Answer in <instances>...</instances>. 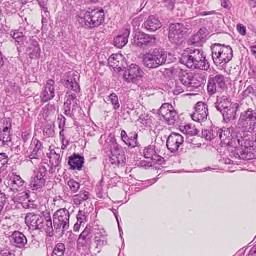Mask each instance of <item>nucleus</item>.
<instances>
[{
	"mask_svg": "<svg viewBox=\"0 0 256 256\" xmlns=\"http://www.w3.org/2000/svg\"><path fill=\"white\" fill-rule=\"evenodd\" d=\"M130 30L125 29L122 34H120L114 39V45L118 48L124 47L128 42Z\"/></svg>",
	"mask_w": 256,
	"mask_h": 256,
	"instance_id": "nucleus-28",
	"label": "nucleus"
},
{
	"mask_svg": "<svg viewBox=\"0 0 256 256\" xmlns=\"http://www.w3.org/2000/svg\"><path fill=\"white\" fill-rule=\"evenodd\" d=\"M95 239L107 238V234L104 229H97L95 232Z\"/></svg>",
	"mask_w": 256,
	"mask_h": 256,
	"instance_id": "nucleus-50",
	"label": "nucleus"
},
{
	"mask_svg": "<svg viewBox=\"0 0 256 256\" xmlns=\"http://www.w3.org/2000/svg\"><path fill=\"white\" fill-rule=\"evenodd\" d=\"M104 12L102 9L88 8L77 12L76 22L80 26L93 28L100 26L104 20Z\"/></svg>",
	"mask_w": 256,
	"mask_h": 256,
	"instance_id": "nucleus-3",
	"label": "nucleus"
},
{
	"mask_svg": "<svg viewBox=\"0 0 256 256\" xmlns=\"http://www.w3.org/2000/svg\"><path fill=\"white\" fill-rule=\"evenodd\" d=\"M89 198V193L85 190L81 191L80 194L73 196V202L76 206H80L84 202Z\"/></svg>",
	"mask_w": 256,
	"mask_h": 256,
	"instance_id": "nucleus-36",
	"label": "nucleus"
},
{
	"mask_svg": "<svg viewBox=\"0 0 256 256\" xmlns=\"http://www.w3.org/2000/svg\"><path fill=\"white\" fill-rule=\"evenodd\" d=\"M30 46L27 52H28L31 58H38L40 55V48L38 42L34 39L30 40Z\"/></svg>",
	"mask_w": 256,
	"mask_h": 256,
	"instance_id": "nucleus-29",
	"label": "nucleus"
},
{
	"mask_svg": "<svg viewBox=\"0 0 256 256\" xmlns=\"http://www.w3.org/2000/svg\"><path fill=\"white\" fill-rule=\"evenodd\" d=\"M56 111V107L54 104H48L46 110H44V114L46 116L48 117L54 114Z\"/></svg>",
	"mask_w": 256,
	"mask_h": 256,
	"instance_id": "nucleus-49",
	"label": "nucleus"
},
{
	"mask_svg": "<svg viewBox=\"0 0 256 256\" xmlns=\"http://www.w3.org/2000/svg\"><path fill=\"white\" fill-rule=\"evenodd\" d=\"M43 215L37 214L34 213H28L25 218V222L28 228L33 230H38L42 228V222H43Z\"/></svg>",
	"mask_w": 256,
	"mask_h": 256,
	"instance_id": "nucleus-20",
	"label": "nucleus"
},
{
	"mask_svg": "<svg viewBox=\"0 0 256 256\" xmlns=\"http://www.w3.org/2000/svg\"><path fill=\"white\" fill-rule=\"evenodd\" d=\"M212 58L214 64L220 67H224L233 57V51L230 46L216 44L211 46Z\"/></svg>",
	"mask_w": 256,
	"mask_h": 256,
	"instance_id": "nucleus-4",
	"label": "nucleus"
},
{
	"mask_svg": "<svg viewBox=\"0 0 256 256\" xmlns=\"http://www.w3.org/2000/svg\"><path fill=\"white\" fill-rule=\"evenodd\" d=\"M138 134L136 132L130 133L126 140L124 142L129 147L135 148L137 146Z\"/></svg>",
	"mask_w": 256,
	"mask_h": 256,
	"instance_id": "nucleus-41",
	"label": "nucleus"
},
{
	"mask_svg": "<svg viewBox=\"0 0 256 256\" xmlns=\"http://www.w3.org/2000/svg\"><path fill=\"white\" fill-rule=\"evenodd\" d=\"M134 42L138 46L145 48L155 46L158 42V40L154 36L142 32L136 35Z\"/></svg>",
	"mask_w": 256,
	"mask_h": 256,
	"instance_id": "nucleus-15",
	"label": "nucleus"
},
{
	"mask_svg": "<svg viewBox=\"0 0 256 256\" xmlns=\"http://www.w3.org/2000/svg\"><path fill=\"white\" fill-rule=\"evenodd\" d=\"M10 36L15 40L16 42L18 43L20 45L23 44L26 38L22 32L16 30L11 31Z\"/></svg>",
	"mask_w": 256,
	"mask_h": 256,
	"instance_id": "nucleus-40",
	"label": "nucleus"
},
{
	"mask_svg": "<svg viewBox=\"0 0 256 256\" xmlns=\"http://www.w3.org/2000/svg\"><path fill=\"white\" fill-rule=\"evenodd\" d=\"M105 148L110 146L112 156L110 158L109 161L114 168H120L124 166L126 158L125 155L119 148L118 144L112 138L106 140L104 145Z\"/></svg>",
	"mask_w": 256,
	"mask_h": 256,
	"instance_id": "nucleus-6",
	"label": "nucleus"
},
{
	"mask_svg": "<svg viewBox=\"0 0 256 256\" xmlns=\"http://www.w3.org/2000/svg\"><path fill=\"white\" fill-rule=\"evenodd\" d=\"M43 148L42 143L40 140L36 138H33L30 148V150L32 151L28 156L32 164L38 163Z\"/></svg>",
	"mask_w": 256,
	"mask_h": 256,
	"instance_id": "nucleus-19",
	"label": "nucleus"
},
{
	"mask_svg": "<svg viewBox=\"0 0 256 256\" xmlns=\"http://www.w3.org/2000/svg\"><path fill=\"white\" fill-rule=\"evenodd\" d=\"M108 98L113 106L114 110H118L120 108V104L117 95L112 93L109 96Z\"/></svg>",
	"mask_w": 256,
	"mask_h": 256,
	"instance_id": "nucleus-45",
	"label": "nucleus"
},
{
	"mask_svg": "<svg viewBox=\"0 0 256 256\" xmlns=\"http://www.w3.org/2000/svg\"><path fill=\"white\" fill-rule=\"evenodd\" d=\"M255 90L252 86H249L247 88L244 92V96H248L250 94L254 95Z\"/></svg>",
	"mask_w": 256,
	"mask_h": 256,
	"instance_id": "nucleus-53",
	"label": "nucleus"
},
{
	"mask_svg": "<svg viewBox=\"0 0 256 256\" xmlns=\"http://www.w3.org/2000/svg\"><path fill=\"white\" fill-rule=\"evenodd\" d=\"M177 72H178L180 80L182 84L184 86L188 88L190 86V83L192 78V73H189L181 69L178 70Z\"/></svg>",
	"mask_w": 256,
	"mask_h": 256,
	"instance_id": "nucleus-34",
	"label": "nucleus"
},
{
	"mask_svg": "<svg viewBox=\"0 0 256 256\" xmlns=\"http://www.w3.org/2000/svg\"><path fill=\"white\" fill-rule=\"evenodd\" d=\"M58 120H60V128H63L66 124V118L62 115H60L58 116Z\"/></svg>",
	"mask_w": 256,
	"mask_h": 256,
	"instance_id": "nucleus-59",
	"label": "nucleus"
},
{
	"mask_svg": "<svg viewBox=\"0 0 256 256\" xmlns=\"http://www.w3.org/2000/svg\"><path fill=\"white\" fill-rule=\"evenodd\" d=\"M144 156L153 160L158 162L160 157L158 156V151L154 145H150L146 147L144 150Z\"/></svg>",
	"mask_w": 256,
	"mask_h": 256,
	"instance_id": "nucleus-31",
	"label": "nucleus"
},
{
	"mask_svg": "<svg viewBox=\"0 0 256 256\" xmlns=\"http://www.w3.org/2000/svg\"><path fill=\"white\" fill-rule=\"evenodd\" d=\"M159 112L161 120L162 118L168 125H174L178 118L177 113L172 106L168 104H163Z\"/></svg>",
	"mask_w": 256,
	"mask_h": 256,
	"instance_id": "nucleus-12",
	"label": "nucleus"
},
{
	"mask_svg": "<svg viewBox=\"0 0 256 256\" xmlns=\"http://www.w3.org/2000/svg\"><path fill=\"white\" fill-rule=\"evenodd\" d=\"M69 211L66 208H61L54 212L53 216L54 227L58 230L62 228V230L68 229L70 227Z\"/></svg>",
	"mask_w": 256,
	"mask_h": 256,
	"instance_id": "nucleus-9",
	"label": "nucleus"
},
{
	"mask_svg": "<svg viewBox=\"0 0 256 256\" xmlns=\"http://www.w3.org/2000/svg\"><path fill=\"white\" fill-rule=\"evenodd\" d=\"M167 54L164 50L156 49L146 54L142 57L144 65L148 68H156L166 62Z\"/></svg>",
	"mask_w": 256,
	"mask_h": 256,
	"instance_id": "nucleus-5",
	"label": "nucleus"
},
{
	"mask_svg": "<svg viewBox=\"0 0 256 256\" xmlns=\"http://www.w3.org/2000/svg\"><path fill=\"white\" fill-rule=\"evenodd\" d=\"M184 128L186 130V132L188 134L196 135L198 134V130L194 127L192 128L190 126H185Z\"/></svg>",
	"mask_w": 256,
	"mask_h": 256,
	"instance_id": "nucleus-54",
	"label": "nucleus"
},
{
	"mask_svg": "<svg viewBox=\"0 0 256 256\" xmlns=\"http://www.w3.org/2000/svg\"><path fill=\"white\" fill-rule=\"evenodd\" d=\"M91 236L90 235V228H86L80 236L78 243L82 246H86L90 244Z\"/></svg>",
	"mask_w": 256,
	"mask_h": 256,
	"instance_id": "nucleus-35",
	"label": "nucleus"
},
{
	"mask_svg": "<svg viewBox=\"0 0 256 256\" xmlns=\"http://www.w3.org/2000/svg\"><path fill=\"white\" fill-rule=\"evenodd\" d=\"M42 214L43 215V222L41 224L42 228L38 230L45 232L48 236H52L54 234V228L52 227V218L49 212H44Z\"/></svg>",
	"mask_w": 256,
	"mask_h": 256,
	"instance_id": "nucleus-23",
	"label": "nucleus"
},
{
	"mask_svg": "<svg viewBox=\"0 0 256 256\" xmlns=\"http://www.w3.org/2000/svg\"><path fill=\"white\" fill-rule=\"evenodd\" d=\"M184 92L183 88L180 86H177L175 90H174V94L175 95H178Z\"/></svg>",
	"mask_w": 256,
	"mask_h": 256,
	"instance_id": "nucleus-63",
	"label": "nucleus"
},
{
	"mask_svg": "<svg viewBox=\"0 0 256 256\" xmlns=\"http://www.w3.org/2000/svg\"><path fill=\"white\" fill-rule=\"evenodd\" d=\"M63 78V84L68 89H70L76 93L80 90V86L78 84L80 80V74L76 72H70L65 74Z\"/></svg>",
	"mask_w": 256,
	"mask_h": 256,
	"instance_id": "nucleus-14",
	"label": "nucleus"
},
{
	"mask_svg": "<svg viewBox=\"0 0 256 256\" xmlns=\"http://www.w3.org/2000/svg\"><path fill=\"white\" fill-rule=\"evenodd\" d=\"M68 164L73 170H80L84 164V158L80 155L74 154L70 158Z\"/></svg>",
	"mask_w": 256,
	"mask_h": 256,
	"instance_id": "nucleus-32",
	"label": "nucleus"
},
{
	"mask_svg": "<svg viewBox=\"0 0 256 256\" xmlns=\"http://www.w3.org/2000/svg\"><path fill=\"white\" fill-rule=\"evenodd\" d=\"M238 125L244 132H252L256 126V112L251 108L241 114Z\"/></svg>",
	"mask_w": 256,
	"mask_h": 256,
	"instance_id": "nucleus-7",
	"label": "nucleus"
},
{
	"mask_svg": "<svg viewBox=\"0 0 256 256\" xmlns=\"http://www.w3.org/2000/svg\"><path fill=\"white\" fill-rule=\"evenodd\" d=\"M29 198V193L28 192H24L17 194L14 198L13 200L15 203L21 204L26 209L35 208L34 202L30 201Z\"/></svg>",
	"mask_w": 256,
	"mask_h": 256,
	"instance_id": "nucleus-22",
	"label": "nucleus"
},
{
	"mask_svg": "<svg viewBox=\"0 0 256 256\" xmlns=\"http://www.w3.org/2000/svg\"><path fill=\"white\" fill-rule=\"evenodd\" d=\"M95 242L96 244V248L98 249V252L102 248L107 244V238L103 237L101 238L95 239Z\"/></svg>",
	"mask_w": 256,
	"mask_h": 256,
	"instance_id": "nucleus-47",
	"label": "nucleus"
},
{
	"mask_svg": "<svg viewBox=\"0 0 256 256\" xmlns=\"http://www.w3.org/2000/svg\"><path fill=\"white\" fill-rule=\"evenodd\" d=\"M180 62L182 64L192 69L207 71L210 67L203 50L200 49L188 48L182 54Z\"/></svg>",
	"mask_w": 256,
	"mask_h": 256,
	"instance_id": "nucleus-2",
	"label": "nucleus"
},
{
	"mask_svg": "<svg viewBox=\"0 0 256 256\" xmlns=\"http://www.w3.org/2000/svg\"><path fill=\"white\" fill-rule=\"evenodd\" d=\"M8 158L4 153L0 154V174L4 171L8 167Z\"/></svg>",
	"mask_w": 256,
	"mask_h": 256,
	"instance_id": "nucleus-43",
	"label": "nucleus"
},
{
	"mask_svg": "<svg viewBox=\"0 0 256 256\" xmlns=\"http://www.w3.org/2000/svg\"><path fill=\"white\" fill-rule=\"evenodd\" d=\"M204 80L200 78L198 75H195L192 76V78L190 83V86L188 88H197L200 87L203 84Z\"/></svg>",
	"mask_w": 256,
	"mask_h": 256,
	"instance_id": "nucleus-42",
	"label": "nucleus"
},
{
	"mask_svg": "<svg viewBox=\"0 0 256 256\" xmlns=\"http://www.w3.org/2000/svg\"><path fill=\"white\" fill-rule=\"evenodd\" d=\"M144 73L142 70L136 64H132L124 74V80L129 83L138 84L143 78Z\"/></svg>",
	"mask_w": 256,
	"mask_h": 256,
	"instance_id": "nucleus-10",
	"label": "nucleus"
},
{
	"mask_svg": "<svg viewBox=\"0 0 256 256\" xmlns=\"http://www.w3.org/2000/svg\"><path fill=\"white\" fill-rule=\"evenodd\" d=\"M54 82L52 80H48L44 90L41 94L42 102H46L55 96Z\"/></svg>",
	"mask_w": 256,
	"mask_h": 256,
	"instance_id": "nucleus-24",
	"label": "nucleus"
},
{
	"mask_svg": "<svg viewBox=\"0 0 256 256\" xmlns=\"http://www.w3.org/2000/svg\"><path fill=\"white\" fill-rule=\"evenodd\" d=\"M221 4L223 8L228 10H230L232 6L230 2L228 0H222Z\"/></svg>",
	"mask_w": 256,
	"mask_h": 256,
	"instance_id": "nucleus-60",
	"label": "nucleus"
},
{
	"mask_svg": "<svg viewBox=\"0 0 256 256\" xmlns=\"http://www.w3.org/2000/svg\"><path fill=\"white\" fill-rule=\"evenodd\" d=\"M194 112L191 115L192 119L196 122H205L208 116V104L203 102H198L194 106Z\"/></svg>",
	"mask_w": 256,
	"mask_h": 256,
	"instance_id": "nucleus-16",
	"label": "nucleus"
},
{
	"mask_svg": "<svg viewBox=\"0 0 256 256\" xmlns=\"http://www.w3.org/2000/svg\"><path fill=\"white\" fill-rule=\"evenodd\" d=\"M176 0H166L165 4L169 10H172L174 8Z\"/></svg>",
	"mask_w": 256,
	"mask_h": 256,
	"instance_id": "nucleus-57",
	"label": "nucleus"
},
{
	"mask_svg": "<svg viewBox=\"0 0 256 256\" xmlns=\"http://www.w3.org/2000/svg\"><path fill=\"white\" fill-rule=\"evenodd\" d=\"M8 198L4 192H0V212L3 210L5 206Z\"/></svg>",
	"mask_w": 256,
	"mask_h": 256,
	"instance_id": "nucleus-51",
	"label": "nucleus"
},
{
	"mask_svg": "<svg viewBox=\"0 0 256 256\" xmlns=\"http://www.w3.org/2000/svg\"><path fill=\"white\" fill-rule=\"evenodd\" d=\"M66 246L62 242H58L54 246L52 256H64Z\"/></svg>",
	"mask_w": 256,
	"mask_h": 256,
	"instance_id": "nucleus-39",
	"label": "nucleus"
},
{
	"mask_svg": "<svg viewBox=\"0 0 256 256\" xmlns=\"http://www.w3.org/2000/svg\"><path fill=\"white\" fill-rule=\"evenodd\" d=\"M248 256H256V244L251 248Z\"/></svg>",
	"mask_w": 256,
	"mask_h": 256,
	"instance_id": "nucleus-64",
	"label": "nucleus"
},
{
	"mask_svg": "<svg viewBox=\"0 0 256 256\" xmlns=\"http://www.w3.org/2000/svg\"><path fill=\"white\" fill-rule=\"evenodd\" d=\"M184 142V138L180 134L172 132L168 137L166 141L168 149L172 153L178 151L180 146Z\"/></svg>",
	"mask_w": 256,
	"mask_h": 256,
	"instance_id": "nucleus-17",
	"label": "nucleus"
},
{
	"mask_svg": "<svg viewBox=\"0 0 256 256\" xmlns=\"http://www.w3.org/2000/svg\"><path fill=\"white\" fill-rule=\"evenodd\" d=\"M144 28L150 32H154L162 26L158 18L155 16H150L144 24Z\"/></svg>",
	"mask_w": 256,
	"mask_h": 256,
	"instance_id": "nucleus-26",
	"label": "nucleus"
},
{
	"mask_svg": "<svg viewBox=\"0 0 256 256\" xmlns=\"http://www.w3.org/2000/svg\"><path fill=\"white\" fill-rule=\"evenodd\" d=\"M226 78L222 74L210 76L208 78V92L212 96L216 92H222L226 88Z\"/></svg>",
	"mask_w": 256,
	"mask_h": 256,
	"instance_id": "nucleus-8",
	"label": "nucleus"
},
{
	"mask_svg": "<svg viewBox=\"0 0 256 256\" xmlns=\"http://www.w3.org/2000/svg\"><path fill=\"white\" fill-rule=\"evenodd\" d=\"M215 104L217 110L220 112L232 105L226 96H218Z\"/></svg>",
	"mask_w": 256,
	"mask_h": 256,
	"instance_id": "nucleus-33",
	"label": "nucleus"
},
{
	"mask_svg": "<svg viewBox=\"0 0 256 256\" xmlns=\"http://www.w3.org/2000/svg\"><path fill=\"white\" fill-rule=\"evenodd\" d=\"M238 104H234L232 106L220 112L224 117V121L228 123L231 120L236 118V112L238 111Z\"/></svg>",
	"mask_w": 256,
	"mask_h": 256,
	"instance_id": "nucleus-27",
	"label": "nucleus"
},
{
	"mask_svg": "<svg viewBox=\"0 0 256 256\" xmlns=\"http://www.w3.org/2000/svg\"><path fill=\"white\" fill-rule=\"evenodd\" d=\"M47 173L46 168L41 166L37 172H35L34 175L32 177L30 186L32 190H37L44 186L46 180L44 178Z\"/></svg>",
	"mask_w": 256,
	"mask_h": 256,
	"instance_id": "nucleus-13",
	"label": "nucleus"
},
{
	"mask_svg": "<svg viewBox=\"0 0 256 256\" xmlns=\"http://www.w3.org/2000/svg\"><path fill=\"white\" fill-rule=\"evenodd\" d=\"M186 32V29L183 24H172L170 27L169 39L172 43L178 45Z\"/></svg>",
	"mask_w": 256,
	"mask_h": 256,
	"instance_id": "nucleus-11",
	"label": "nucleus"
},
{
	"mask_svg": "<svg viewBox=\"0 0 256 256\" xmlns=\"http://www.w3.org/2000/svg\"><path fill=\"white\" fill-rule=\"evenodd\" d=\"M10 244L17 248H23L28 243L26 236L21 232L15 231L10 236Z\"/></svg>",
	"mask_w": 256,
	"mask_h": 256,
	"instance_id": "nucleus-21",
	"label": "nucleus"
},
{
	"mask_svg": "<svg viewBox=\"0 0 256 256\" xmlns=\"http://www.w3.org/2000/svg\"><path fill=\"white\" fill-rule=\"evenodd\" d=\"M232 132V128H224L219 134L221 144L232 148L230 156L246 160L256 159V142L252 136L244 134L242 136L234 138Z\"/></svg>",
	"mask_w": 256,
	"mask_h": 256,
	"instance_id": "nucleus-1",
	"label": "nucleus"
},
{
	"mask_svg": "<svg viewBox=\"0 0 256 256\" xmlns=\"http://www.w3.org/2000/svg\"><path fill=\"white\" fill-rule=\"evenodd\" d=\"M50 164L52 166L60 167L62 158L56 150H52L50 154Z\"/></svg>",
	"mask_w": 256,
	"mask_h": 256,
	"instance_id": "nucleus-38",
	"label": "nucleus"
},
{
	"mask_svg": "<svg viewBox=\"0 0 256 256\" xmlns=\"http://www.w3.org/2000/svg\"><path fill=\"white\" fill-rule=\"evenodd\" d=\"M78 222L80 224H82L84 222V220L86 218V216L82 214L81 211L78 212V214L77 216Z\"/></svg>",
	"mask_w": 256,
	"mask_h": 256,
	"instance_id": "nucleus-62",
	"label": "nucleus"
},
{
	"mask_svg": "<svg viewBox=\"0 0 256 256\" xmlns=\"http://www.w3.org/2000/svg\"><path fill=\"white\" fill-rule=\"evenodd\" d=\"M153 118L148 114H144L140 116L138 121L146 128H151L154 122Z\"/></svg>",
	"mask_w": 256,
	"mask_h": 256,
	"instance_id": "nucleus-37",
	"label": "nucleus"
},
{
	"mask_svg": "<svg viewBox=\"0 0 256 256\" xmlns=\"http://www.w3.org/2000/svg\"><path fill=\"white\" fill-rule=\"evenodd\" d=\"M40 7L43 9V12L45 14L46 16H48V14H49L48 11V0H36Z\"/></svg>",
	"mask_w": 256,
	"mask_h": 256,
	"instance_id": "nucleus-48",
	"label": "nucleus"
},
{
	"mask_svg": "<svg viewBox=\"0 0 256 256\" xmlns=\"http://www.w3.org/2000/svg\"><path fill=\"white\" fill-rule=\"evenodd\" d=\"M206 29H200L196 34L192 36L188 41V45L196 46H202L206 39Z\"/></svg>",
	"mask_w": 256,
	"mask_h": 256,
	"instance_id": "nucleus-25",
	"label": "nucleus"
},
{
	"mask_svg": "<svg viewBox=\"0 0 256 256\" xmlns=\"http://www.w3.org/2000/svg\"><path fill=\"white\" fill-rule=\"evenodd\" d=\"M212 129L210 130H204L202 132L203 137L206 139L209 140H213L212 134Z\"/></svg>",
	"mask_w": 256,
	"mask_h": 256,
	"instance_id": "nucleus-52",
	"label": "nucleus"
},
{
	"mask_svg": "<svg viewBox=\"0 0 256 256\" xmlns=\"http://www.w3.org/2000/svg\"><path fill=\"white\" fill-rule=\"evenodd\" d=\"M64 114L70 118H72L74 115L72 114L71 112V105H68L66 104H64Z\"/></svg>",
	"mask_w": 256,
	"mask_h": 256,
	"instance_id": "nucleus-56",
	"label": "nucleus"
},
{
	"mask_svg": "<svg viewBox=\"0 0 256 256\" xmlns=\"http://www.w3.org/2000/svg\"><path fill=\"white\" fill-rule=\"evenodd\" d=\"M66 100L64 102L65 104L72 105L74 106L77 105V99L76 96L74 94H72L71 92H68L66 94Z\"/></svg>",
	"mask_w": 256,
	"mask_h": 256,
	"instance_id": "nucleus-44",
	"label": "nucleus"
},
{
	"mask_svg": "<svg viewBox=\"0 0 256 256\" xmlns=\"http://www.w3.org/2000/svg\"><path fill=\"white\" fill-rule=\"evenodd\" d=\"M68 185L72 192H76L80 188V183L74 180L70 179L68 182Z\"/></svg>",
	"mask_w": 256,
	"mask_h": 256,
	"instance_id": "nucleus-46",
	"label": "nucleus"
},
{
	"mask_svg": "<svg viewBox=\"0 0 256 256\" xmlns=\"http://www.w3.org/2000/svg\"><path fill=\"white\" fill-rule=\"evenodd\" d=\"M238 32L242 36H244L246 33V28L242 24H238L237 26Z\"/></svg>",
	"mask_w": 256,
	"mask_h": 256,
	"instance_id": "nucleus-61",
	"label": "nucleus"
},
{
	"mask_svg": "<svg viewBox=\"0 0 256 256\" xmlns=\"http://www.w3.org/2000/svg\"><path fill=\"white\" fill-rule=\"evenodd\" d=\"M220 129L218 128H213L212 134L213 140L216 139V141L219 140V134Z\"/></svg>",
	"mask_w": 256,
	"mask_h": 256,
	"instance_id": "nucleus-55",
	"label": "nucleus"
},
{
	"mask_svg": "<svg viewBox=\"0 0 256 256\" xmlns=\"http://www.w3.org/2000/svg\"><path fill=\"white\" fill-rule=\"evenodd\" d=\"M123 56L121 54H114L109 58L108 64L114 69L116 68L120 70H122L124 67L122 63L123 62Z\"/></svg>",
	"mask_w": 256,
	"mask_h": 256,
	"instance_id": "nucleus-30",
	"label": "nucleus"
},
{
	"mask_svg": "<svg viewBox=\"0 0 256 256\" xmlns=\"http://www.w3.org/2000/svg\"><path fill=\"white\" fill-rule=\"evenodd\" d=\"M1 256H15L14 252L9 249H4L0 252Z\"/></svg>",
	"mask_w": 256,
	"mask_h": 256,
	"instance_id": "nucleus-58",
	"label": "nucleus"
},
{
	"mask_svg": "<svg viewBox=\"0 0 256 256\" xmlns=\"http://www.w3.org/2000/svg\"><path fill=\"white\" fill-rule=\"evenodd\" d=\"M10 189L14 192L24 190L26 184L24 180L15 172H12L8 175V182Z\"/></svg>",
	"mask_w": 256,
	"mask_h": 256,
	"instance_id": "nucleus-18",
	"label": "nucleus"
}]
</instances>
